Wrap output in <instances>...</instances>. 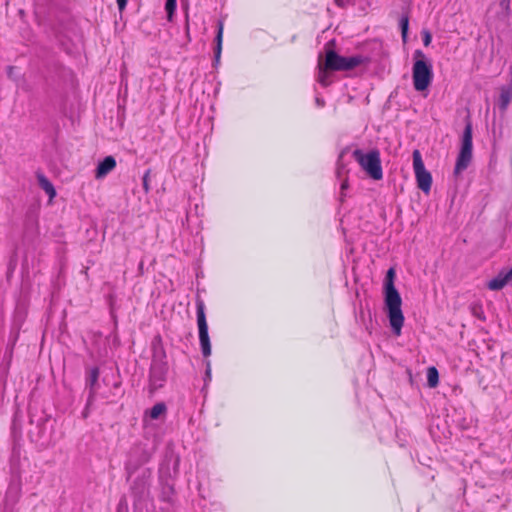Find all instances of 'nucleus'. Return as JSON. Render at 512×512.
<instances>
[{
    "instance_id": "nucleus-4",
    "label": "nucleus",
    "mask_w": 512,
    "mask_h": 512,
    "mask_svg": "<svg viewBox=\"0 0 512 512\" xmlns=\"http://www.w3.org/2000/svg\"><path fill=\"white\" fill-rule=\"evenodd\" d=\"M323 62L325 67H328L331 71H349L364 64L366 58L360 55L343 57L335 51L329 50L326 52V58Z\"/></svg>"
},
{
    "instance_id": "nucleus-7",
    "label": "nucleus",
    "mask_w": 512,
    "mask_h": 512,
    "mask_svg": "<svg viewBox=\"0 0 512 512\" xmlns=\"http://www.w3.org/2000/svg\"><path fill=\"white\" fill-rule=\"evenodd\" d=\"M413 169L418 188L428 194L431 190L432 176L426 170L419 150L413 151Z\"/></svg>"
},
{
    "instance_id": "nucleus-29",
    "label": "nucleus",
    "mask_w": 512,
    "mask_h": 512,
    "mask_svg": "<svg viewBox=\"0 0 512 512\" xmlns=\"http://www.w3.org/2000/svg\"><path fill=\"white\" fill-rule=\"evenodd\" d=\"M473 314L478 317L479 319H483L484 320V317L482 316V313H479L475 308L473 309Z\"/></svg>"
},
{
    "instance_id": "nucleus-14",
    "label": "nucleus",
    "mask_w": 512,
    "mask_h": 512,
    "mask_svg": "<svg viewBox=\"0 0 512 512\" xmlns=\"http://www.w3.org/2000/svg\"><path fill=\"white\" fill-rule=\"evenodd\" d=\"M328 71L329 68L325 67L323 60L319 58L317 81L324 87L331 83L330 74Z\"/></svg>"
},
{
    "instance_id": "nucleus-9",
    "label": "nucleus",
    "mask_w": 512,
    "mask_h": 512,
    "mask_svg": "<svg viewBox=\"0 0 512 512\" xmlns=\"http://www.w3.org/2000/svg\"><path fill=\"white\" fill-rule=\"evenodd\" d=\"M512 100V67L509 71V83L500 89L498 106L502 111H506Z\"/></svg>"
},
{
    "instance_id": "nucleus-15",
    "label": "nucleus",
    "mask_w": 512,
    "mask_h": 512,
    "mask_svg": "<svg viewBox=\"0 0 512 512\" xmlns=\"http://www.w3.org/2000/svg\"><path fill=\"white\" fill-rule=\"evenodd\" d=\"M37 180L39 186L45 191L50 199L56 196V191L53 184L43 174L38 173Z\"/></svg>"
},
{
    "instance_id": "nucleus-30",
    "label": "nucleus",
    "mask_w": 512,
    "mask_h": 512,
    "mask_svg": "<svg viewBox=\"0 0 512 512\" xmlns=\"http://www.w3.org/2000/svg\"><path fill=\"white\" fill-rule=\"evenodd\" d=\"M348 184H347V181H344L342 184H341V189L342 190H345L347 188Z\"/></svg>"
},
{
    "instance_id": "nucleus-1",
    "label": "nucleus",
    "mask_w": 512,
    "mask_h": 512,
    "mask_svg": "<svg viewBox=\"0 0 512 512\" xmlns=\"http://www.w3.org/2000/svg\"><path fill=\"white\" fill-rule=\"evenodd\" d=\"M394 278L395 270L390 268L384 281V303L391 329L396 336H400L404 324V315L401 309L402 299L395 288Z\"/></svg>"
},
{
    "instance_id": "nucleus-12",
    "label": "nucleus",
    "mask_w": 512,
    "mask_h": 512,
    "mask_svg": "<svg viewBox=\"0 0 512 512\" xmlns=\"http://www.w3.org/2000/svg\"><path fill=\"white\" fill-rule=\"evenodd\" d=\"M511 283L505 273V270H501L499 272V274L491 279L488 283H487V287L488 289L492 290V291H498V290H501L502 288H504L507 284Z\"/></svg>"
},
{
    "instance_id": "nucleus-16",
    "label": "nucleus",
    "mask_w": 512,
    "mask_h": 512,
    "mask_svg": "<svg viewBox=\"0 0 512 512\" xmlns=\"http://www.w3.org/2000/svg\"><path fill=\"white\" fill-rule=\"evenodd\" d=\"M21 494V485L19 482H13L9 485L6 492V501L12 504L16 503Z\"/></svg>"
},
{
    "instance_id": "nucleus-20",
    "label": "nucleus",
    "mask_w": 512,
    "mask_h": 512,
    "mask_svg": "<svg viewBox=\"0 0 512 512\" xmlns=\"http://www.w3.org/2000/svg\"><path fill=\"white\" fill-rule=\"evenodd\" d=\"M165 9L168 14V19L171 20L176 10V0H166Z\"/></svg>"
},
{
    "instance_id": "nucleus-18",
    "label": "nucleus",
    "mask_w": 512,
    "mask_h": 512,
    "mask_svg": "<svg viewBox=\"0 0 512 512\" xmlns=\"http://www.w3.org/2000/svg\"><path fill=\"white\" fill-rule=\"evenodd\" d=\"M151 454L147 451H142L140 460L136 464H132L131 461L126 463V470L128 471L129 476L140 466L147 463L150 460Z\"/></svg>"
},
{
    "instance_id": "nucleus-22",
    "label": "nucleus",
    "mask_w": 512,
    "mask_h": 512,
    "mask_svg": "<svg viewBox=\"0 0 512 512\" xmlns=\"http://www.w3.org/2000/svg\"><path fill=\"white\" fill-rule=\"evenodd\" d=\"M149 174H150L149 171L145 172V174L143 176V179H142L143 180V188H144L146 193L149 192V189H150L149 188V182H148L149 181Z\"/></svg>"
},
{
    "instance_id": "nucleus-5",
    "label": "nucleus",
    "mask_w": 512,
    "mask_h": 512,
    "mask_svg": "<svg viewBox=\"0 0 512 512\" xmlns=\"http://www.w3.org/2000/svg\"><path fill=\"white\" fill-rule=\"evenodd\" d=\"M472 124L468 121L466 123L459 155L455 165V174H460L469 166L472 159Z\"/></svg>"
},
{
    "instance_id": "nucleus-31",
    "label": "nucleus",
    "mask_w": 512,
    "mask_h": 512,
    "mask_svg": "<svg viewBox=\"0 0 512 512\" xmlns=\"http://www.w3.org/2000/svg\"><path fill=\"white\" fill-rule=\"evenodd\" d=\"M141 448L138 446V447H134L133 450H132V453H137L138 450H140Z\"/></svg>"
},
{
    "instance_id": "nucleus-10",
    "label": "nucleus",
    "mask_w": 512,
    "mask_h": 512,
    "mask_svg": "<svg viewBox=\"0 0 512 512\" xmlns=\"http://www.w3.org/2000/svg\"><path fill=\"white\" fill-rule=\"evenodd\" d=\"M116 167V160L113 156H107L99 162L95 170V178L102 179Z\"/></svg>"
},
{
    "instance_id": "nucleus-26",
    "label": "nucleus",
    "mask_w": 512,
    "mask_h": 512,
    "mask_svg": "<svg viewBox=\"0 0 512 512\" xmlns=\"http://www.w3.org/2000/svg\"><path fill=\"white\" fill-rule=\"evenodd\" d=\"M315 102H316L318 107H323L324 106V100L321 99L320 97H316Z\"/></svg>"
},
{
    "instance_id": "nucleus-2",
    "label": "nucleus",
    "mask_w": 512,
    "mask_h": 512,
    "mask_svg": "<svg viewBox=\"0 0 512 512\" xmlns=\"http://www.w3.org/2000/svg\"><path fill=\"white\" fill-rule=\"evenodd\" d=\"M413 58V86L416 91H424L430 86L433 80L432 64L421 50H415Z\"/></svg>"
},
{
    "instance_id": "nucleus-34",
    "label": "nucleus",
    "mask_w": 512,
    "mask_h": 512,
    "mask_svg": "<svg viewBox=\"0 0 512 512\" xmlns=\"http://www.w3.org/2000/svg\"><path fill=\"white\" fill-rule=\"evenodd\" d=\"M142 266H143V263H142V262H140V263H139V269H142Z\"/></svg>"
},
{
    "instance_id": "nucleus-21",
    "label": "nucleus",
    "mask_w": 512,
    "mask_h": 512,
    "mask_svg": "<svg viewBox=\"0 0 512 512\" xmlns=\"http://www.w3.org/2000/svg\"><path fill=\"white\" fill-rule=\"evenodd\" d=\"M408 25H409L408 18L403 17L400 21V27H401V33H402L403 39H405L407 36Z\"/></svg>"
},
{
    "instance_id": "nucleus-11",
    "label": "nucleus",
    "mask_w": 512,
    "mask_h": 512,
    "mask_svg": "<svg viewBox=\"0 0 512 512\" xmlns=\"http://www.w3.org/2000/svg\"><path fill=\"white\" fill-rule=\"evenodd\" d=\"M99 378V369L94 367L90 369L87 377V387L89 389L88 405L92 402L96 394V386Z\"/></svg>"
},
{
    "instance_id": "nucleus-27",
    "label": "nucleus",
    "mask_w": 512,
    "mask_h": 512,
    "mask_svg": "<svg viewBox=\"0 0 512 512\" xmlns=\"http://www.w3.org/2000/svg\"><path fill=\"white\" fill-rule=\"evenodd\" d=\"M505 273H506L509 281L512 283V267L508 270H505Z\"/></svg>"
},
{
    "instance_id": "nucleus-3",
    "label": "nucleus",
    "mask_w": 512,
    "mask_h": 512,
    "mask_svg": "<svg viewBox=\"0 0 512 512\" xmlns=\"http://www.w3.org/2000/svg\"><path fill=\"white\" fill-rule=\"evenodd\" d=\"M352 157L371 179L381 180L383 178L379 150L372 149L366 152L362 149H355L352 152Z\"/></svg>"
},
{
    "instance_id": "nucleus-6",
    "label": "nucleus",
    "mask_w": 512,
    "mask_h": 512,
    "mask_svg": "<svg viewBox=\"0 0 512 512\" xmlns=\"http://www.w3.org/2000/svg\"><path fill=\"white\" fill-rule=\"evenodd\" d=\"M196 315L201 351L204 357H209L211 355V343L205 315V304L199 297L196 299Z\"/></svg>"
},
{
    "instance_id": "nucleus-19",
    "label": "nucleus",
    "mask_w": 512,
    "mask_h": 512,
    "mask_svg": "<svg viewBox=\"0 0 512 512\" xmlns=\"http://www.w3.org/2000/svg\"><path fill=\"white\" fill-rule=\"evenodd\" d=\"M439 373L435 367H429L427 370V383L430 388H434L438 385Z\"/></svg>"
},
{
    "instance_id": "nucleus-13",
    "label": "nucleus",
    "mask_w": 512,
    "mask_h": 512,
    "mask_svg": "<svg viewBox=\"0 0 512 512\" xmlns=\"http://www.w3.org/2000/svg\"><path fill=\"white\" fill-rule=\"evenodd\" d=\"M223 29L224 25L222 21L218 22L217 35L215 37V49H214V66L220 63L221 52H222V40H223Z\"/></svg>"
},
{
    "instance_id": "nucleus-8",
    "label": "nucleus",
    "mask_w": 512,
    "mask_h": 512,
    "mask_svg": "<svg viewBox=\"0 0 512 512\" xmlns=\"http://www.w3.org/2000/svg\"><path fill=\"white\" fill-rule=\"evenodd\" d=\"M168 367L167 363L161 359L154 357L150 367L149 385L150 391L154 392L163 387L166 382Z\"/></svg>"
},
{
    "instance_id": "nucleus-25",
    "label": "nucleus",
    "mask_w": 512,
    "mask_h": 512,
    "mask_svg": "<svg viewBox=\"0 0 512 512\" xmlns=\"http://www.w3.org/2000/svg\"><path fill=\"white\" fill-rule=\"evenodd\" d=\"M127 1L128 0H117L118 9L120 12H122L125 9Z\"/></svg>"
},
{
    "instance_id": "nucleus-28",
    "label": "nucleus",
    "mask_w": 512,
    "mask_h": 512,
    "mask_svg": "<svg viewBox=\"0 0 512 512\" xmlns=\"http://www.w3.org/2000/svg\"><path fill=\"white\" fill-rule=\"evenodd\" d=\"M13 71H14V67L13 66H8L7 67V75L8 77H12V74H13Z\"/></svg>"
},
{
    "instance_id": "nucleus-32",
    "label": "nucleus",
    "mask_w": 512,
    "mask_h": 512,
    "mask_svg": "<svg viewBox=\"0 0 512 512\" xmlns=\"http://www.w3.org/2000/svg\"><path fill=\"white\" fill-rule=\"evenodd\" d=\"M502 5H506V6H508V5H509V0H503V1H502Z\"/></svg>"
},
{
    "instance_id": "nucleus-33",
    "label": "nucleus",
    "mask_w": 512,
    "mask_h": 512,
    "mask_svg": "<svg viewBox=\"0 0 512 512\" xmlns=\"http://www.w3.org/2000/svg\"><path fill=\"white\" fill-rule=\"evenodd\" d=\"M341 173H342V170H341V168H339V169H338V175L340 176V175H341Z\"/></svg>"
},
{
    "instance_id": "nucleus-17",
    "label": "nucleus",
    "mask_w": 512,
    "mask_h": 512,
    "mask_svg": "<svg viewBox=\"0 0 512 512\" xmlns=\"http://www.w3.org/2000/svg\"><path fill=\"white\" fill-rule=\"evenodd\" d=\"M167 411V407L165 403L159 402L156 403L150 410L146 411V414L153 420L159 419L161 416L165 415Z\"/></svg>"
},
{
    "instance_id": "nucleus-24",
    "label": "nucleus",
    "mask_w": 512,
    "mask_h": 512,
    "mask_svg": "<svg viewBox=\"0 0 512 512\" xmlns=\"http://www.w3.org/2000/svg\"><path fill=\"white\" fill-rule=\"evenodd\" d=\"M431 34L428 31L423 32V43L425 46H428L431 43Z\"/></svg>"
},
{
    "instance_id": "nucleus-23",
    "label": "nucleus",
    "mask_w": 512,
    "mask_h": 512,
    "mask_svg": "<svg viewBox=\"0 0 512 512\" xmlns=\"http://www.w3.org/2000/svg\"><path fill=\"white\" fill-rule=\"evenodd\" d=\"M205 382H208L211 380V363L210 361L206 362V371H205Z\"/></svg>"
}]
</instances>
